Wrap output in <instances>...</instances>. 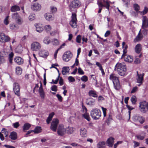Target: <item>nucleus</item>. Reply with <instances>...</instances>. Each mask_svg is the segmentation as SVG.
Returning <instances> with one entry per match:
<instances>
[{"mask_svg": "<svg viewBox=\"0 0 148 148\" xmlns=\"http://www.w3.org/2000/svg\"><path fill=\"white\" fill-rule=\"evenodd\" d=\"M115 70L117 71L118 74L120 75L124 76L126 71V66L121 63H117L115 66Z\"/></svg>", "mask_w": 148, "mask_h": 148, "instance_id": "f257e3e1", "label": "nucleus"}, {"mask_svg": "<svg viewBox=\"0 0 148 148\" xmlns=\"http://www.w3.org/2000/svg\"><path fill=\"white\" fill-rule=\"evenodd\" d=\"M81 2L78 0L73 1L69 5V8L72 12H76V9L79 8L81 5Z\"/></svg>", "mask_w": 148, "mask_h": 148, "instance_id": "f03ea898", "label": "nucleus"}, {"mask_svg": "<svg viewBox=\"0 0 148 148\" xmlns=\"http://www.w3.org/2000/svg\"><path fill=\"white\" fill-rule=\"evenodd\" d=\"M110 79L112 80L114 85V88L116 90H119L120 88V85L118 78L114 74H111Z\"/></svg>", "mask_w": 148, "mask_h": 148, "instance_id": "7ed1b4c3", "label": "nucleus"}, {"mask_svg": "<svg viewBox=\"0 0 148 148\" xmlns=\"http://www.w3.org/2000/svg\"><path fill=\"white\" fill-rule=\"evenodd\" d=\"M90 115L93 119H97L101 116V112L100 110L98 109H93L91 112Z\"/></svg>", "mask_w": 148, "mask_h": 148, "instance_id": "20e7f679", "label": "nucleus"}, {"mask_svg": "<svg viewBox=\"0 0 148 148\" xmlns=\"http://www.w3.org/2000/svg\"><path fill=\"white\" fill-rule=\"evenodd\" d=\"M142 28L144 30L143 31L144 32H146L148 31V30L146 29L148 28V18L146 16H143L142 17Z\"/></svg>", "mask_w": 148, "mask_h": 148, "instance_id": "39448f33", "label": "nucleus"}, {"mask_svg": "<svg viewBox=\"0 0 148 148\" xmlns=\"http://www.w3.org/2000/svg\"><path fill=\"white\" fill-rule=\"evenodd\" d=\"M12 17L13 19L15 20L16 23L19 25H21L23 23L22 18L17 12L13 14Z\"/></svg>", "mask_w": 148, "mask_h": 148, "instance_id": "423d86ee", "label": "nucleus"}, {"mask_svg": "<svg viewBox=\"0 0 148 148\" xmlns=\"http://www.w3.org/2000/svg\"><path fill=\"white\" fill-rule=\"evenodd\" d=\"M41 48V45L40 43L37 42H34L31 44V49L32 50L37 51Z\"/></svg>", "mask_w": 148, "mask_h": 148, "instance_id": "0eeeda50", "label": "nucleus"}, {"mask_svg": "<svg viewBox=\"0 0 148 148\" xmlns=\"http://www.w3.org/2000/svg\"><path fill=\"white\" fill-rule=\"evenodd\" d=\"M76 15L75 13H73L71 16V20L70 23V24L73 28H76L77 25Z\"/></svg>", "mask_w": 148, "mask_h": 148, "instance_id": "6e6552de", "label": "nucleus"}, {"mask_svg": "<svg viewBox=\"0 0 148 148\" xmlns=\"http://www.w3.org/2000/svg\"><path fill=\"white\" fill-rule=\"evenodd\" d=\"M20 87L18 84L17 82H14L13 85V90L15 95L18 96L20 95Z\"/></svg>", "mask_w": 148, "mask_h": 148, "instance_id": "1a4fd4ad", "label": "nucleus"}, {"mask_svg": "<svg viewBox=\"0 0 148 148\" xmlns=\"http://www.w3.org/2000/svg\"><path fill=\"white\" fill-rule=\"evenodd\" d=\"M137 78H136V82L139 84L138 85V86H140L143 83V77L144 75V73L142 74H139L138 72H137Z\"/></svg>", "mask_w": 148, "mask_h": 148, "instance_id": "9d476101", "label": "nucleus"}, {"mask_svg": "<svg viewBox=\"0 0 148 148\" xmlns=\"http://www.w3.org/2000/svg\"><path fill=\"white\" fill-rule=\"evenodd\" d=\"M58 123L59 121L58 119H54L51 123L50 127L51 130L54 132H56Z\"/></svg>", "mask_w": 148, "mask_h": 148, "instance_id": "9b49d317", "label": "nucleus"}, {"mask_svg": "<svg viewBox=\"0 0 148 148\" xmlns=\"http://www.w3.org/2000/svg\"><path fill=\"white\" fill-rule=\"evenodd\" d=\"M139 109L141 112L143 113H146L147 112L145 101H142L139 103Z\"/></svg>", "mask_w": 148, "mask_h": 148, "instance_id": "f8f14e48", "label": "nucleus"}, {"mask_svg": "<svg viewBox=\"0 0 148 148\" xmlns=\"http://www.w3.org/2000/svg\"><path fill=\"white\" fill-rule=\"evenodd\" d=\"M66 130L64 126L62 125H59L58 129V134L60 136H63L66 133Z\"/></svg>", "mask_w": 148, "mask_h": 148, "instance_id": "ddd939ff", "label": "nucleus"}, {"mask_svg": "<svg viewBox=\"0 0 148 148\" xmlns=\"http://www.w3.org/2000/svg\"><path fill=\"white\" fill-rule=\"evenodd\" d=\"M72 57V54L70 51L66 52L63 56V60L66 62H68Z\"/></svg>", "mask_w": 148, "mask_h": 148, "instance_id": "4468645a", "label": "nucleus"}, {"mask_svg": "<svg viewBox=\"0 0 148 148\" xmlns=\"http://www.w3.org/2000/svg\"><path fill=\"white\" fill-rule=\"evenodd\" d=\"M10 38L5 35L4 33H0V41L3 42H6L9 41Z\"/></svg>", "mask_w": 148, "mask_h": 148, "instance_id": "2eb2a0df", "label": "nucleus"}, {"mask_svg": "<svg viewBox=\"0 0 148 148\" xmlns=\"http://www.w3.org/2000/svg\"><path fill=\"white\" fill-rule=\"evenodd\" d=\"M31 8L34 11H38L40 10L41 6L39 3H36L31 5Z\"/></svg>", "mask_w": 148, "mask_h": 148, "instance_id": "dca6fc26", "label": "nucleus"}, {"mask_svg": "<svg viewBox=\"0 0 148 148\" xmlns=\"http://www.w3.org/2000/svg\"><path fill=\"white\" fill-rule=\"evenodd\" d=\"M38 91L41 99L43 100L44 99H45V94L42 88V84H41L39 88Z\"/></svg>", "mask_w": 148, "mask_h": 148, "instance_id": "f3484780", "label": "nucleus"}, {"mask_svg": "<svg viewBox=\"0 0 148 148\" xmlns=\"http://www.w3.org/2000/svg\"><path fill=\"white\" fill-rule=\"evenodd\" d=\"M122 58H124L125 61L129 62H131L133 60V58L132 56L127 55H125Z\"/></svg>", "mask_w": 148, "mask_h": 148, "instance_id": "a211bd4d", "label": "nucleus"}, {"mask_svg": "<svg viewBox=\"0 0 148 148\" xmlns=\"http://www.w3.org/2000/svg\"><path fill=\"white\" fill-rule=\"evenodd\" d=\"M87 134V130L84 127L81 128L80 130V135L82 137H86Z\"/></svg>", "mask_w": 148, "mask_h": 148, "instance_id": "6ab92c4d", "label": "nucleus"}, {"mask_svg": "<svg viewBox=\"0 0 148 148\" xmlns=\"http://www.w3.org/2000/svg\"><path fill=\"white\" fill-rule=\"evenodd\" d=\"M39 55L42 57L46 58L49 55V53L47 51L45 50H42L39 52Z\"/></svg>", "mask_w": 148, "mask_h": 148, "instance_id": "aec40b11", "label": "nucleus"}, {"mask_svg": "<svg viewBox=\"0 0 148 148\" xmlns=\"http://www.w3.org/2000/svg\"><path fill=\"white\" fill-rule=\"evenodd\" d=\"M86 102L87 105L92 106L95 104V100L92 98H90L86 100Z\"/></svg>", "mask_w": 148, "mask_h": 148, "instance_id": "412c9836", "label": "nucleus"}, {"mask_svg": "<svg viewBox=\"0 0 148 148\" xmlns=\"http://www.w3.org/2000/svg\"><path fill=\"white\" fill-rule=\"evenodd\" d=\"M14 62L18 65H21L23 63V60L20 57H16L14 59Z\"/></svg>", "mask_w": 148, "mask_h": 148, "instance_id": "4be33fe9", "label": "nucleus"}, {"mask_svg": "<svg viewBox=\"0 0 148 148\" xmlns=\"http://www.w3.org/2000/svg\"><path fill=\"white\" fill-rule=\"evenodd\" d=\"M141 30H140L138 35L136 36V38L134 40V42H136L138 41H140L143 38V36L140 33Z\"/></svg>", "mask_w": 148, "mask_h": 148, "instance_id": "5701e85b", "label": "nucleus"}, {"mask_svg": "<svg viewBox=\"0 0 148 148\" xmlns=\"http://www.w3.org/2000/svg\"><path fill=\"white\" fill-rule=\"evenodd\" d=\"M46 19L49 21H51L53 20V17L52 16L51 14L50 13H47L45 15Z\"/></svg>", "mask_w": 148, "mask_h": 148, "instance_id": "b1692460", "label": "nucleus"}, {"mask_svg": "<svg viewBox=\"0 0 148 148\" xmlns=\"http://www.w3.org/2000/svg\"><path fill=\"white\" fill-rule=\"evenodd\" d=\"M134 49L136 53H139L142 49L141 45L140 44H138L135 46Z\"/></svg>", "mask_w": 148, "mask_h": 148, "instance_id": "393cba45", "label": "nucleus"}, {"mask_svg": "<svg viewBox=\"0 0 148 148\" xmlns=\"http://www.w3.org/2000/svg\"><path fill=\"white\" fill-rule=\"evenodd\" d=\"M35 26L36 30L38 32H40L43 30V28L41 24H37Z\"/></svg>", "mask_w": 148, "mask_h": 148, "instance_id": "a878e982", "label": "nucleus"}, {"mask_svg": "<svg viewBox=\"0 0 148 148\" xmlns=\"http://www.w3.org/2000/svg\"><path fill=\"white\" fill-rule=\"evenodd\" d=\"M9 137L12 140H16L17 138L16 133L14 132H11L10 135L9 136Z\"/></svg>", "mask_w": 148, "mask_h": 148, "instance_id": "bb28decb", "label": "nucleus"}, {"mask_svg": "<svg viewBox=\"0 0 148 148\" xmlns=\"http://www.w3.org/2000/svg\"><path fill=\"white\" fill-rule=\"evenodd\" d=\"M114 139L112 137H110L107 140L108 146L110 147H112L114 142Z\"/></svg>", "mask_w": 148, "mask_h": 148, "instance_id": "cd10ccee", "label": "nucleus"}, {"mask_svg": "<svg viewBox=\"0 0 148 148\" xmlns=\"http://www.w3.org/2000/svg\"><path fill=\"white\" fill-rule=\"evenodd\" d=\"M20 7L17 5H14L11 7V10L12 12H14L20 10Z\"/></svg>", "mask_w": 148, "mask_h": 148, "instance_id": "c85d7f7f", "label": "nucleus"}, {"mask_svg": "<svg viewBox=\"0 0 148 148\" xmlns=\"http://www.w3.org/2000/svg\"><path fill=\"white\" fill-rule=\"evenodd\" d=\"M69 67L68 66L63 67L62 69V73L64 75H66L69 72Z\"/></svg>", "mask_w": 148, "mask_h": 148, "instance_id": "c756f323", "label": "nucleus"}, {"mask_svg": "<svg viewBox=\"0 0 148 148\" xmlns=\"http://www.w3.org/2000/svg\"><path fill=\"white\" fill-rule=\"evenodd\" d=\"M22 68L20 66H17L15 68V71L16 74L18 75H21L22 73Z\"/></svg>", "mask_w": 148, "mask_h": 148, "instance_id": "7c9ffc66", "label": "nucleus"}, {"mask_svg": "<svg viewBox=\"0 0 148 148\" xmlns=\"http://www.w3.org/2000/svg\"><path fill=\"white\" fill-rule=\"evenodd\" d=\"M105 142L104 141L99 142L97 144L98 148H105Z\"/></svg>", "mask_w": 148, "mask_h": 148, "instance_id": "2f4dec72", "label": "nucleus"}, {"mask_svg": "<svg viewBox=\"0 0 148 148\" xmlns=\"http://www.w3.org/2000/svg\"><path fill=\"white\" fill-rule=\"evenodd\" d=\"M43 42L46 45H49L51 42L50 38L49 37H46L43 40Z\"/></svg>", "mask_w": 148, "mask_h": 148, "instance_id": "473e14b6", "label": "nucleus"}, {"mask_svg": "<svg viewBox=\"0 0 148 148\" xmlns=\"http://www.w3.org/2000/svg\"><path fill=\"white\" fill-rule=\"evenodd\" d=\"M88 93L90 96H92L94 97H97V95L96 94V92L94 90H90L89 92Z\"/></svg>", "mask_w": 148, "mask_h": 148, "instance_id": "72a5a7b5", "label": "nucleus"}, {"mask_svg": "<svg viewBox=\"0 0 148 148\" xmlns=\"http://www.w3.org/2000/svg\"><path fill=\"white\" fill-rule=\"evenodd\" d=\"M54 115V113L53 112H52L50 113L49 115V116L47 118V122L48 124H49L50 121H51L53 116Z\"/></svg>", "mask_w": 148, "mask_h": 148, "instance_id": "f704fd0d", "label": "nucleus"}, {"mask_svg": "<svg viewBox=\"0 0 148 148\" xmlns=\"http://www.w3.org/2000/svg\"><path fill=\"white\" fill-rule=\"evenodd\" d=\"M53 45L54 46H57L59 45L60 42L58 40L56 39H53L51 41Z\"/></svg>", "mask_w": 148, "mask_h": 148, "instance_id": "c9c22d12", "label": "nucleus"}, {"mask_svg": "<svg viewBox=\"0 0 148 148\" xmlns=\"http://www.w3.org/2000/svg\"><path fill=\"white\" fill-rule=\"evenodd\" d=\"M110 2L108 1H103L104 7H106L108 9H109L110 7Z\"/></svg>", "mask_w": 148, "mask_h": 148, "instance_id": "e433bc0d", "label": "nucleus"}, {"mask_svg": "<svg viewBox=\"0 0 148 148\" xmlns=\"http://www.w3.org/2000/svg\"><path fill=\"white\" fill-rule=\"evenodd\" d=\"M130 100L133 104H135L137 99L135 96L133 95L131 97Z\"/></svg>", "mask_w": 148, "mask_h": 148, "instance_id": "4c0bfd02", "label": "nucleus"}, {"mask_svg": "<svg viewBox=\"0 0 148 148\" xmlns=\"http://www.w3.org/2000/svg\"><path fill=\"white\" fill-rule=\"evenodd\" d=\"M31 125L29 123H25L23 127V131H25V130H28L30 127Z\"/></svg>", "mask_w": 148, "mask_h": 148, "instance_id": "58836bf2", "label": "nucleus"}, {"mask_svg": "<svg viewBox=\"0 0 148 148\" xmlns=\"http://www.w3.org/2000/svg\"><path fill=\"white\" fill-rule=\"evenodd\" d=\"M148 11V8L146 7H145L144 9L142 12L139 11L138 13L141 15H144L146 14Z\"/></svg>", "mask_w": 148, "mask_h": 148, "instance_id": "ea45409f", "label": "nucleus"}, {"mask_svg": "<svg viewBox=\"0 0 148 148\" xmlns=\"http://www.w3.org/2000/svg\"><path fill=\"white\" fill-rule=\"evenodd\" d=\"M134 10L136 11V13L137 14L138 13V12L139 11V10L140 9V7L139 5L137 4H135L134 5Z\"/></svg>", "mask_w": 148, "mask_h": 148, "instance_id": "a19ab883", "label": "nucleus"}, {"mask_svg": "<svg viewBox=\"0 0 148 148\" xmlns=\"http://www.w3.org/2000/svg\"><path fill=\"white\" fill-rule=\"evenodd\" d=\"M75 129L72 127H69L67 130L68 133L69 134H71L73 133Z\"/></svg>", "mask_w": 148, "mask_h": 148, "instance_id": "79ce46f5", "label": "nucleus"}, {"mask_svg": "<svg viewBox=\"0 0 148 148\" xmlns=\"http://www.w3.org/2000/svg\"><path fill=\"white\" fill-rule=\"evenodd\" d=\"M41 131V127H36L33 132L35 133H38L40 132Z\"/></svg>", "mask_w": 148, "mask_h": 148, "instance_id": "37998d69", "label": "nucleus"}, {"mask_svg": "<svg viewBox=\"0 0 148 148\" xmlns=\"http://www.w3.org/2000/svg\"><path fill=\"white\" fill-rule=\"evenodd\" d=\"M1 133L3 134L6 137L8 136V131L6 129L4 128L2 130Z\"/></svg>", "mask_w": 148, "mask_h": 148, "instance_id": "c03bdc74", "label": "nucleus"}, {"mask_svg": "<svg viewBox=\"0 0 148 148\" xmlns=\"http://www.w3.org/2000/svg\"><path fill=\"white\" fill-rule=\"evenodd\" d=\"M9 16H7L5 17L3 21V23L5 25H8L9 23Z\"/></svg>", "mask_w": 148, "mask_h": 148, "instance_id": "a18cd8bd", "label": "nucleus"}, {"mask_svg": "<svg viewBox=\"0 0 148 148\" xmlns=\"http://www.w3.org/2000/svg\"><path fill=\"white\" fill-rule=\"evenodd\" d=\"M10 29L12 30H15L17 29L18 28L16 25L14 23L10 24Z\"/></svg>", "mask_w": 148, "mask_h": 148, "instance_id": "49530a36", "label": "nucleus"}, {"mask_svg": "<svg viewBox=\"0 0 148 148\" xmlns=\"http://www.w3.org/2000/svg\"><path fill=\"white\" fill-rule=\"evenodd\" d=\"M51 12L52 13H55L57 11V8L54 6H51L50 7Z\"/></svg>", "mask_w": 148, "mask_h": 148, "instance_id": "de8ad7c7", "label": "nucleus"}, {"mask_svg": "<svg viewBox=\"0 0 148 148\" xmlns=\"http://www.w3.org/2000/svg\"><path fill=\"white\" fill-rule=\"evenodd\" d=\"M83 116L84 118L87 120L88 121H90V118L89 117V114L87 113H86L83 114Z\"/></svg>", "mask_w": 148, "mask_h": 148, "instance_id": "09e8293b", "label": "nucleus"}, {"mask_svg": "<svg viewBox=\"0 0 148 148\" xmlns=\"http://www.w3.org/2000/svg\"><path fill=\"white\" fill-rule=\"evenodd\" d=\"M126 107L127 108V109L129 110L128 112V113H129V118H130V114H131L130 110H133L134 109V108L132 106H131L127 104L126 105Z\"/></svg>", "mask_w": 148, "mask_h": 148, "instance_id": "8fccbe9b", "label": "nucleus"}, {"mask_svg": "<svg viewBox=\"0 0 148 148\" xmlns=\"http://www.w3.org/2000/svg\"><path fill=\"white\" fill-rule=\"evenodd\" d=\"M138 119L141 124L143 123L145 121L144 118L142 116L138 117Z\"/></svg>", "mask_w": 148, "mask_h": 148, "instance_id": "3c124183", "label": "nucleus"}, {"mask_svg": "<svg viewBox=\"0 0 148 148\" xmlns=\"http://www.w3.org/2000/svg\"><path fill=\"white\" fill-rule=\"evenodd\" d=\"M35 18V15L34 14H31L29 17V19L30 21H32L34 20Z\"/></svg>", "mask_w": 148, "mask_h": 148, "instance_id": "603ef678", "label": "nucleus"}, {"mask_svg": "<svg viewBox=\"0 0 148 148\" xmlns=\"http://www.w3.org/2000/svg\"><path fill=\"white\" fill-rule=\"evenodd\" d=\"M45 28L47 32L50 31L51 29V26L49 25H47L45 26Z\"/></svg>", "mask_w": 148, "mask_h": 148, "instance_id": "864d4df0", "label": "nucleus"}, {"mask_svg": "<svg viewBox=\"0 0 148 148\" xmlns=\"http://www.w3.org/2000/svg\"><path fill=\"white\" fill-rule=\"evenodd\" d=\"M82 39L81 36L80 35H78L76 38V40L77 42L78 43H81Z\"/></svg>", "mask_w": 148, "mask_h": 148, "instance_id": "5fc2aeb1", "label": "nucleus"}, {"mask_svg": "<svg viewBox=\"0 0 148 148\" xmlns=\"http://www.w3.org/2000/svg\"><path fill=\"white\" fill-rule=\"evenodd\" d=\"M145 136L141 135H137L136 137L138 140H143L145 138Z\"/></svg>", "mask_w": 148, "mask_h": 148, "instance_id": "6e6d98bb", "label": "nucleus"}, {"mask_svg": "<svg viewBox=\"0 0 148 148\" xmlns=\"http://www.w3.org/2000/svg\"><path fill=\"white\" fill-rule=\"evenodd\" d=\"M81 79L83 81L86 82L88 80V78L86 76L84 75L81 77Z\"/></svg>", "mask_w": 148, "mask_h": 148, "instance_id": "4d7b16f0", "label": "nucleus"}, {"mask_svg": "<svg viewBox=\"0 0 148 148\" xmlns=\"http://www.w3.org/2000/svg\"><path fill=\"white\" fill-rule=\"evenodd\" d=\"M20 125L18 122H16L13 124V126L15 128H17Z\"/></svg>", "mask_w": 148, "mask_h": 148, "instance_id": "13d9d810", "label": "nucleus"}, {"mask_svg": "<svg viewBox=\"0 0 148 148\" xmlns=\"http://www.w3.org/2000/svg\"><path fill=\"white\" fill-rule=\"evenodd\" d=\"M51 89L53 91L56 92L57 90V87L56 85H53L51 88Z\"/></svg>", "mask_w": 148, "mask_h": 148, "instance_id": "bf43d9fd", "label": "nucleus"}, {"mask_svg": "<svg viewBox=\"0 0 148 148\" xmlns=\"http://www.w3.org/2000/svg\"><path fill=\"white\" fill-rule=\"evenodd\" d=\"M138 88L137 86H135L133 88L131 92V93H134L137 91Z\"/></svg>", "mask_w": 148, "mask_h": 148, "instance_id": "052dcab7", "label": "nucleus"}, {"mask_svg": "<svg viewBox=\"0 0 148 148\" xmlns=\"http://www.w3.org/2000/svg\"><path fill=\"white\" fill-rule=\"evenodd\" d=\"M68 79L69 81L71 82H74L75 81L74 78L72 76L69 77Z\"/></svg>", "mask_w": 148, "mask_h": 148, "instance_id": "680f3d73", "label": "nucleus"}, {"mask_svg": "<svg viewBox=\"0 0 148 148\" xmlns=\"http://www.w3.org/2000/svg\"><path fill=\"white\" fill-rule=\"evenodd\" d=\"M78 72V73L81 75H83L84 74V72L80 67L79 68Z\"/></svg>", "mask_w": 148, "mask_h": 148, "instance_id": "e2e57ef3", "label": "nucleus"}, {"mask_svg": "<svg viewBox=\"0 0 148 148\" xmlns=\"http://www.w3.org/2000/svg\"><path fill=\"white\" fill-rule=\"evenodd\" d=\"M126 7H127L128 5L129 4L130 2V0H122Z\"/></svg>", "mask_w": 148, "mask_h": 148, "instance_id": "0e129e2a", "label": "nucleus"}, {"mask_svg": "<svg viewBox=\"0 0 148 148\" xmlns=\"http://www.w3.org/2000/svg\"><path fill=\"white\" fill-rule=\"evenodd\" d=\"M60 78V74H59V75L58 76L57 78L54 81L53 79L52 80V81L53 82V83L55 84H56L57 83Z\"/></svg>", "mask_w": 148, "mask_h": 148, "instance_id": "69168bd1", "label": "nucleus"}, {"mask_svg": "<svg viewBox=\"0 0 148 148\" xmlns=\"http://www.w3.org/2000/svg\"><path fill=\"white\" fill-rule=\"evenodd\" d=\"M134 147H136L139 146L140 143H139L135 141H134Z\"/></svg>", "mask_w": 148, "mask_h": 148, "instance_id": "338daca9", "label": "nucleus"}, {"mask_svg": "<svg viewBox=\"0 0 148 148\" xmlns=\"http://www.w3.org/2000/svg\"><path fill=\"white\" fill-rule=\"evenodd\" d=\"M134 62L136 64H138L140 63V60L139 58H136L135 59Z\"/></svg>", "mask_w": 148, "mask_h": 148, "instance_id": "774afa93", "label": "nucleus"}]
</instances>
